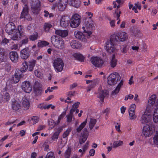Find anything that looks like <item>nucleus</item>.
<instances>
[{"instance_id": "4", "label": "nucleus", "mask_w": 158, "mask_h": 158, "mask_svg": "<svg viewBox=\"0 0 158 158\" xmlns=\"http://www.w3.org/2000/svg\"><path fill=\"white\" fill-rule=\"evenodd\" d=\"M35 63L36 61L33 60L29 61L28 62L24 61L22 64L20 69L23 73L26 72L27 69L29 71H32Z\"/></svg>"}, {"instance_id": "52", "label": "nucleus", "mask_w": 158, "mask_h": 158, "mask_svg": "<svg viewBox=\"0 0 158 158\" xmlns=\"http://www.w3.org/2000/svg\"><path fill=\"white\" fill-rule=\"evenodd\" d=\"M39 121V118L38 117L34 116L31 118L30 120L31 123L34 124L37 123Z\"/></svg>"}, {"instance_id": "40", "label": "nucleus", "mask_w": 158, "mask_h": 158, "mask_svg": "<svg viewBox=\"0 0 158 158\" xmlns=\"http://www.w3.org/2000/svg\"><path fill=\"white\" fill-rule=\"evenodd\" d=\"M153 120L155 123L158 122V108L155 110L153 114Z\"/></svg>"}, {"instance_id": "14", "label": "nucleus", "mask_w": 158, "mask_h": 158, "mask_svg": "<svg viewBox=\"0 0 158 158\" xmlns=\"http://www.w3.org/2000/svg\"><path fill=\"white\" fill-rule=\"evenodd\" d=\"M90 60L93 65L97 67H101L103 64L102 60L99 57H93Z\"/></svg>"}, {"instance_id": "49", "label": "nucleus", "mask_w": 158, "mask_h": 158, "mask_svg": "<svg viewBox=\"0 0 158 158\" xmlns=\"http://www.w3.org/2000/svg\"><path fill=\"white\" fill-rule=\"evenodd\" d=\"M72 128L71 127L68 128L63 134V137L65 138L69 135L70 132L71 131Z\"/></svg>"}, {"instance_id": "57", "label": "nucleus", "mask_w": 158, "mask_h": 158, "mask_svg": "<svg viewBox=\"0 0 158 158\" xmlns=\"http://www.w3.org/2000/svg\"><path fill=\"white\" fill-rule=\"evenodd\" d=\"M59 135L55 132L51 137L53 141L57 140L58 138Z\"/></svg>"}, {"instance_id": "16", "label": "nucleus", "mask_w": 158, "mask_h": 158, "mask_svg": "<svg viewBox=\"0 0 158 158\" xmlns=\"http://www.w3.org/2000/svg\"><path fill=\"white\" fill-rule=\"evenodd\" d=\"M111 36H115L116 37V40H115L116 41H118L119 40L122 42H123L127 40L128 39V35L124 31H123L120 32L118 35L117 36L115 35H111Z\"/></svg>"}, {"instance_id": "23", "label": "nucleus", "mask_w": 158, "mask_h": 158, "mask_svg": "<svg viewBox=\"0 0 158 158\" xmlns=\"http://www.w3.org/2000/svg\"><path fill=\"white\" fill-rule=\"evenodd\" d=\"M9 57L11 61L14 63L17 62L19 56L17 52L15 51H11L9 53Z\"/></svg>"}, {"instance_id": "50", "label": "nucleus", "mask_w": 158, "mask_h": 158, "mask_svg": "<svg viewBox=\"0 0 158 158\" xmlns=\"http://www.w3.org/2000/svg\"><path fill=\"white\" fill-rule=\"evenodd\" d=\"M48 125L49 126H51L50 127L51 128V129H52L56 125V122H55L53 119H48Z\"/></svg>"}, {"instance_id": "33", "label": "nucleus", "mask_w": 158, "mask_h": 158, "mask_svg": "<svg viewBox=\"0 0 158 158\" xmlns=\"http://www.w3.org/2000/svg\"><path fill=\"white\" fill-rule=\"evenodd\" d=\"M73 56L76 60L79 61H82L84 60L85 57L81 54L74 53L73 55Z\"/></svg>"}, {"instance_id": "56", "label": "nucleus", "mask_w": 158, "mask_h": 158, "mask_svg": "<svg viewBox=\"0 0 158 158\" xmlns=\"http://www.w3.org/2000/svg\"><path fill=\"white\" fill-rule=\"evenodd\" d=\"M136 108V105L134 104H132L130 105L129 110L128 112H135V110Z\"/></svg>"}, {"instance_id": "1", "label": "nucleus", "mask_w": 158, "mask_h": 158, "mask_svg": "<svg viewBox=\"0 0 158 158\" xmlns=\"http://www.w3.org/2000/svg\"><path fill=\"white\" fill-rule=\"evenodd\" d=\"M22 28L20 26H18L17 28L15 24L12 22H9L6 27V31L9 35H12L11 39L13 40H17L20 38Z\"/></svg>"}, {"instance_id": "31", "label": "nucleus", "mask_w": 158, "mask_h": 158, "mask_svg": "<svg viewBox=\"0 0 158 158\" xmlns=\"http://www.w3.org/2000/svg\"><path fill=\"white\" fill-rule=\"evenodd\" d=\"M74 112V110L73 109H71L69 114L66 116V121L68 123H70L72 122L73 119L74 120V118H73V114Z\"/></svg>"}, {"instance_id": "15", "label": "nucleus", "mask_w": 158, "mask_h": 158, "mask_svg": "<svg viewBox=\"0 0 158 158\" xmlns=\"http://www.w3.org/2000/svg\"><path fill=\"white\" fill-rule=\"evenodd\" d=\"M40 2L39 0L36 1L35 2H33L31 7L33 12L35 14H38L40 10Z\"/></svg>"}, {"instance_id": "61", "label": "nucleus", "mask_w": 158, "mask_h": 158, "mask_svg": "<svg viewBox=\"0 0 158 158\" xmlns=\"http://www.w3.org/2000/svg\"><path fill=\"white\" fill-rule=\"evenodd\" d=\"M4 67L6 70L7 71H9L11 69V66L9 63L5 64L4 66Z\"/></svg>"}, {"instance_id": "11", "label": "nucleus", "mask_w": 158, "mask_h": 158, "mask_svg": "<svg viewBox=\"0 0 158 158\" xmlns=\"http://www.w3.org/2000/svg\"><path fill=\"white\" fill-rule=\"evenodd\" d=\"M157 107L158 106V97L155 94L152 95L150 97L148 101V105L149 109H153V106Z\"/></svg>"}, {"instance_id": "53", "label": "nucleus", "mask_w": 158, "mask_h": 158, "mask_svg": "<svg viewBox=\"0 0 158 158\" xmlns=\"http://www.w3.org/2000/svg\"><path fill=\"white\" fill-rule=\"evenodd\" d=\"M34 91L37 95L40 94L42 92V89L41 87L36 88V85L34 86Z\"/></svg>"}, {"instance_id": "45", "label": "nucleus", "mask_w": 158, "mask_h": 158, "mask_svg": "<svg viewBox=\"0 0 158 158\" xmlns=\"http://www.w3.org/2000/svg\"><path fill=\"white\" fill-rule=\"evenodd\" d=\"M44 16L45 17L51 18L53 17L54 14L52 13H49L48 11L44 10Z\"/></svg>"}, {"instance_id": "63", "label": "nucleus", "mask_w": 158, "mask_h": 158, "mask_svg": "<svg viewBox=\"0 0 158 158\" xmlns=\"http://www.w3.org/2000/svg\"><path fill=\"white\" fill-rule=\"evenodd\" d=\"M28 42V38L27 37L25 36L21 41V43L22 45L25 44Z\"/></svg>"}, {"instance_id": "17", "label": "nucleus", "mask_w": 158, "mask_h": 158, "mask_svg": "<svg viewBox=\"0 0 158 158\" xmlns=\"http://www.w3.org/2000/svg\"><path fill=\"white\" fill-rule=\"evenodd\" d=\"M68 0H59L57 3V8L60 11H64L66 7Z\"/></svg>"}, {"instance_id": "62", "label": "nucleus", "mask_w": 158, "mask_h": 158, "mask_svg": "<svg viewBox=\"0 0 158 158\" xmlns=\"http://www.w3.org/2000/svg\"><path fill=\"white\" fill-rule=\"evenodd\" d=\"M89 142H87L83 147V152H85L88 148Z\"/></svg>"}, {"instance_id": "30", "label": "nucleus", "mask_w": 158, "mask_h": 158, "mask_svg": "<svg viewBox=\"0 0 158 158\" xmlns=\"http://www.w3.org/2000/svg\"><path fill=\"white\" fill-rule=\"evenodd\" d=\"M98 81V79L94 80L86 88V90L87 92L90 91L92 89L94 88L96 85L98 84L97 82Z\"/></svg>"}, {"instance_id": "29", "label": "nucleus", "mask_w": 158, "mask_h": 158, "mask_svg": "<svg viewBox=\"0 0 158 158\" xmlns=\"http://www.w3.org/2000/svg\"><path fill=\"white\" fill-rule=\"evenodd\" d=\"M55 33L62 37H64L68 35V32L66 30H58L56 31Z\"/></svg>"}, {"instance_id": "24", "label": "nucleus", "mask_w": 158, "mask_h": 158, "mask_svg": "<svg viewBox=\"0 0 158 158\" xmlns=\"http://www.w3.org/2000/svg\"><path fill=\"white\" fill-rule=\"evenodd\" d=\"M60 25L63 27H66L68 26L69 21L68 18L65 16H62L60 19Z\"/></svg>"}, {"instance_id": "32", "label": "nucleus", "mask_w": 158, "mask_h": 158, "mask_svg": "<svg viewBox=\"0 0 158 158\" xmlns=\"http://www.w3.org/2000/svg\"><path fill=\"white\" fill-rule=\"evenodd\" d=\"M72 151V148L70 146H68L64 153L65 158H69Z\"/></svg>"}, {"instance_id": "42", "label": "nucleus", "mask_w": 158, "mask_h": 158, "mask_svg": "<svg viewBox=\"0 0 158 158\" xmlns=\"http://www.w3.org/2000/svg\"><path fill=\"white\" fill-rule=\"evenodd\" d=\"M49 43L46 41H39L38 43V46L39 47L42 48L48 45Z\"/></svg>"}, {"instance_id": "59", "label": "nucleus", "mask_w": 158, "mask_h": 158, "mask_svg": "<svg viewBox=\"0 0 158 158\" xmlns=\"http://www.w3.org/2000/svg\"><path fill=\"white\" fill-rule=\"evenodd\" d=\"M34 73L36 76L38 77L41 78L42 77V75L40 72L38 70H35L34 71Z\"/></svg>"}, {"instance_id": "5", "label": "nucleus", "mask_w": 158, "mask_h": 158, "mask_svg": "<svg viewBox=\"0 0 158 158\" xmlns=\"http://www.w3.org/2000/svg\"><path fill=\"white\" fill-rule=\"evenodd\" d=\"M94 27V22L92 19H86L82 27L84 32L89 36L92 33L90 30Z\"/></svg>"}, {"instance_id": "20", "label": "nucleus", "mask_w": 158, "mask_h": 158, "mask_svg": "<svg viewBox=\"0 0 158 158\" xmlns=\"http://www.w3.org/2000/svg\"><path fill=\"white\" fill-rule=\"evenodd\" d=\"M89 135L88 131L87 128H85L84 129L83 133H82L80 137L79 143L80 144H82L86 140Z\"/></svg>"}, {"instance_id": "35", "label": "nucleus", "mask_w": 158, "mask_h": 158, "mask_svg": "<svg viewBox=\"0 0 158 158\" xmlns=\"http://www.w3.org/2000/svg\"><path fill=\"white\" fill-rule=\"evenodd\" d=\"M124 144L123 141L118 140L115 141L113 142V146L114 148H117L118 147L122 146Z\"/></svg>"}, {"instance_id": "36", "label": "nucleus", "mask_w": 158, "mask_h": 158, "mask_svg": "<svg viewBox=\"0 0 158 158\" xmlns=\"http://www.w3.org/2000/svg\"><path fill=\"white\" fill-rule=\"evenodd\" d=\"M87 122V119L84 121L81 124L76 128L77 131L78 132H80L83 128L85 127Z\"/></svg>"}, {"instance_id": "12", "label": "nucleus", "mask_w": 158, "mask_h": 158, "mask_svg": "<svg viewBox=\"0 0 158 158\" xmlns=\"http://www.w3.org/2000/svg\"><path fill=\"white\" fill-rule=\"evenodd\" d=\"M23 73L21 70H16L15 73L11 79V81L12 83H16L18 82L20 80V78L22 77V73Z\"/></svg>"}, {"instance_id": "7", "label": "nucleus", "mask_w": 158, "mask_h": 158, "mask_svg": "<svg viewBox=\"0 0 158 158\" xmlns=\"http://www.w3.org/2000/svg\"><path fill=\"white\" fill-rule=\"evenodd\" d=\"M151 119V110L149 109L148 106H147L146 111L140 118V122L142 124H145L150 122Z\"/></svg>"}, {"instance_id": "25", "label": "nucleus", "mask_w": 158, "mask_h": 158, "mask_svg": "<svg viewBox=\"0 0 158 158\" xmlns=\"http://www.w3.org/2000/svg\"><path fill=\"white\" fill-rule=\"evenodd\" d=\"M11 107L13 110L15 111L18 110L21 108L20 102L16 100L12 101L11 103Z\"/></svg>"}, {"instance_id": "22", "label": "nucleus", "mask_w": 158, "mask_h": 158, "mask_svg": "<svg viewBox=\"0 0 158 158\" xmlns=\"http://www.w3.org/2000/svg\"><path fill=\"white\" fill-rule=\"evenodd\" d=\"M74 35L76 38L81 41L84 42L86 41V39L85 35L81 32L78 31H76L74 32Z\"/></svg>"}, {"instance_id": "55", "label": "nucleus", "mask_w": 158, "mask_h": 158, "mask_svg": "<svg viewBox=\"0 0 158 158\" xmlns=\"http://www.w3.org/2000/svg\"><path fill=\"white\" fill-rule=\"evenodd\" d=\"M121 13V11L117 9L115 11V14H116L115 17L117 20H118L120 19L119 18L120 16V14Z\"/></svg>"}, {"instance_id": "3", "label": "nucleus", "mask_w": 158, "mask_h": 158, "mask_svg": "<svg viewBox=\"0 0 158 158\" xmlns=\"http://www.w3.org/2000/svg\"><path fill=\"white\" fill-rule=\"evenodd\" d=\"M51 41L54 46L56 48L62 49L64 47V40L57 36H52L51 38Z\"/></svg>"}, {"instance_id": "9", "label": "nucleus", "mask_w": 158, "mask_h": 158, "mask_svg": "<svg viewBox=\"0 0 158 158\" xmlns=\"http://www.w3.org/2000/svg\"><path fill=\"white\" fill-rule=\"evenodd\" d=\"M121 77L119 74L117 73H114L110 74L107 78V83L112 85L117 83V82L120 81Z\"/></svg>"}, {"instance_id": "48", "label": "nucleus", "mask_w": 158, "mask_h": 158, "mask_svg": "<svg viewBox=\"0 0 158 158\" xmlns=\"http://www.w3.org/2000/svg\"><path fill=\"white\" fill-rule=\"evenodd\" d=\"M38 36L37 33L35 32L29 36V38L30 40L34 41L37 39Z\"/></svg>"}, {"instance_id": "44", "label": "nucleus", "mask_w": 158, "mask_h": 158, "mask_svg": "<svg viewBox=\"0 0 158 158\" xmlns=\"http://www.w3.org/2000/svg\"><path fill=\"white\" fill-rule=\"evenodd\" d=\"M122 2L121 0H117L113 2L114 8H115L117 7V8H119Z\"/></svg>"}, {"instance_id": "10", "label": "nucleus", "mask_w": 158, "mask_h": 158, "mask_svg": "<svg viewBox=\"0 0 158 158\" xmlns=\"http://www.w3.org/2000/svg\"><path fill=\"white\" fill-rule=\"evenodd\" d=\"M153 126H150L149 125H146L143 128L142 133L145 137H149L154 133L155 129Z\"/></svg>"}, {"instance_id": "19", "label": "nucleus", "mask_w": 158, "mask_h": 158, "mask_svg": "<svg viewBox=\"0 0 158 158\" xmlns=\"http://www.w3.org/2000/svg\"><path fill=\"white\" fill-rule=\"evenodd\" d=\"M108 93L107 90L102 89L100 87L98 89L97 93L98 98H99L101 101H103L105 97L108 94Z\"/></svg>"}, {"instance_id": "46", "label": "nucleus", "mask_w": 158, "mask_h": 158, "mask_svg": "<svg viewBox=\"0 0 158 158\" xmlns=\"http://www.w3.org/2000/svg\"><path fill=\"white\" fill-rule=\"evenodd\" d=\"M129 118L130 120H135L137 118V116L135 115V112H128Z\"/></svg>"}, {"instance_id": "18", "label": "nucleus", "mask_w": 158, "mask_h": 158, "mask_svg": "<svg viewBox=\"0 0 158 158\" xmlns=\"http://www.w3.org/2000/svg\"><path fill=\"white\" fill-rule=\"evenodd\" d=\"M28 7L27 6L26 4L23 8V11L21 14L20 17V19L25 18L28 20H30L31 18L28 15Z\"/></svg>"}, {"instance_id": "60", "label": "nucleus", "mask_w": 158, "mask_h": 158, "mask_svg": "<svg viewBox=\"0 0 158 158\" xmlns=\"http://www.w3.org/2000/svg\"><path fill=\"white\" fill-rule=\"evenodd\" d=\"M80 104L79 102H77L73 105L71 109H73L74 110V112L75 111L76 109L78 107Z\"/></svg>"}, {"instance_id": "34", "label": "nucleus", "mask_w": 158, "mask_h": 158, "mask_svg": "<svg viewBox=\"0 0 158 158\" xmlns=\"http://www.w3.org/2000/svg\"><path fill=\"white\" fill-rule=\"evenodd\" d=\"M66 113V111H63L58 116L57 120L56 121V125H58L60 123L61 120L65 116Z\"/></svg>"}, {"instance_id": "27", "label": "nucleus", "mask_w": 158, "mask_h": 158, "mask_svg": "<svg viewBox=\"0 0 158 158\" xmlns=\"http://www.w3.org/2000/svg\"><path fill=\"white\" fill-rule=\"evenodd\" d=\"M71 47L74 49L80 48L81 45L80 43L75 40H72L70 43Z\"/></svg>"}, {"instance_id": "39", "label": "nucleus", "mask_w": 158, "mask_h": 158, "mask_svg": "<svg viewBox=\"0 0 158 158\" xmlns=\"http://www.w3.org/2000/svg\"><path fill=\"white\" fill-rule=\"evenodd\" d=\"M110 63L111 67L114 68L116 66L117 63V60L115 58L114 55H113Z\"/></svg>"}, {"instance_id": "38", "label": "nucleus", "mask_w": 158, "mask_h": 158, "mask_svg": "<svg viewBox=\"0 0 158 158\" xmlns=\"http://www.w3.org/2000/svg\"><path fill=\"white\" fill-rule=\"evenodd\" d=\"M153 143L158 145V131H156L153 137Z\"/></svg>"}, {"instance_id": "26", "label": "nucleus", "mask_w": 158, "mask_h": 158, "mask_svg": "<svg viewBox=\"0 0 158 158\" xmlns=\"http://www.w3.org/2000/svg\"><path fill=\"white\" fill-rule=\"evenodd\" d=\"M22 107L25 110H28L30 107V103L26 98H23L22 101Z\"/></svg>"}, {"instance_id": "54", "label": "nucleus", "mask_w": 158, "mask_h": 158, "mask_svg": "<svg viewBox=\"0 0 158 158\" xmlns=\"http://www.w3.org/2000/svg\"><path fill=\"white\" fill-rule=\"evenodd\" d=\"M127 47V44H125L124 45H123L121 47V52L123 53H126L128 49Z\"/></svg>"}, {"instance_id": "47", "label": "nucleus", "mask_w": 158, "mask_h": 158, "mask_svg": "<svg viewBox=\"0 0 158 158\" xmlns=\"http://www.w3.org/2000/svg\"><path fill=\"white\" fill-rule=\"evenodd\" d=\"M137 9H138L139 10H140L141 9V5L139 3L135 4V6L132 8V10L134 11L135 13H138Z\"/></svg>"}, {"instance_id": "21", "label": "nucleus", "mask_w": 158, "mask_h": 158, "mask_svg": "<svg viewBox=\"0 0 158 158\" xmlns=\"http://www.w3.org/2000/svg\"><path fill=\"white\" fill-rule=\"evenodd\" d=\"M20 57L22 59H26L30 56V52L29 48H25L20 52Z\"/></svg>"}, {"instance_id": "43", "label": "nucleus", "mask_w": 158, "mask_h": 158, "mask_svg": "<svg viewBox=\"0 0 158 158\" xmlns=\"http://www.w3.org/2000/svg\"><path fill=\"white\" fill-rule=\"evenodd\" d=\"M52 25L49 23H45L44 26V28L45 31H49L50 29L52 27Z\"/></svg>"}, {"instance_id": "28", "label": "nucleus", "mask_w": 158, "mask_h": 158, "mask_svg": "<svg viewBox=\"0 0 158 158\" xmlns=\"http://www.w3.org/2000/svg\"><path fill=\"white\" fill-rule=\"evenodd\" d=\"M69 4L74 7L78 8L81 4L80 0H69Z\"/></svg>"}, {"instance_id": "13", "label": "nucleus", "mask_w": 158, "mask_h": 158, "mask_svg": "<svg viewBox=\"0 0 158 158\" xmlns=\"http://www.w3.org/2000/svg\"><path fill=\"white\" fill-rule=\"evenodd\" d=\"M21 87L22 90L26 93H29L31 91L32 86L29 81H24L22 84Z\"/></svg>"}, {"instance_id": "58", "label": "nucleus", "mask_w": 158, "mask_h": 158, "mask_svg": "<svg viewBox=\"0 0 158 158\" xmlns=\"http://www.w3.org/2000/svg\"><path fill=\"white\" fill-rule=\"evenodd\" d=\"M44 107V109L45 110L48 109L50 108L52 109H54L55 108V106L52 104H50L48 105H45Z\"/></svg>"}, {"instance_id": "51", "label": "nucleus", "mask_w": 158, "mask_h": 158, "mask_svg": "<svg viewBox=\"0 0 158 158\" xmlns=\"http://www.w3.org/2000/svg\"><path fill=\"white\" fill-rule=\"evenodd\" d=\"M4 58V50L0 48V61H3Z\"/></svg>"}, {"instance_id": "6", "label": "nucleus", "mask_w": 158, "mask_h": 158, "mask_svg": "<svg viewBox=\"0 0 158 158\" xmlns=\"http://www.w3.org/2000/svg\"><path fill=\"white\" fill-rule=\"evenodd\" d=\"M81 21V16L78 14H74L71 17L70 26L72 28L77 27L80 25Z\"/></svg>"}, {"instance_id": "37", "label": "nucleus", "mask_w": 158, "mask_h": 158, "mask_svg": "<svg viewBox=\"0 0 158 158\" xmlns=\"http://www.w3.org/2000/svg\"><path fill=\"white\" fill-rule=\"evenodd\" d=\"M2 95L1 98H2L4 102H6L9 100L10 95L8 93L5 92L1 94Z\"/></svg>"}, {"instance_id": "41", "label": "nucleus", "mask_w": 158, "mask_h": 158, "mask_svg": "<svg viewBox=\"0 0 158 158\" xmlns=\"http://www.w3.org/2000/svg\"><path fill=\"white\" fill-rule=\"evenodd\" d=\"M97 122V120L96 119L91 118L90 119V121L89 123V127L90 130L92 129L95 124H96Z\"/></svg>"}, {"instance_id": "64", "label": "nucleus", "mask_w": 158, "mask_h": 158, "mask_svg": "<svg viewBox=\"0 0 158 158\" xmlns=\"http://www.w3.org/2000/svg\"><path fill=\"white\" fill-rule=\"evenodd\" d=\"M53 156V154L52 152H49L46 155L45 158H52Z\"/></svg>"}, {"instance_id": "8", "label": "nucleus", "mask_w": 158, "mask_h": 158, "mask_svg": "<svg viewBox=\"0 0 158 158\" xmlns=\"http://www.w3.org/2000/svg\"><path fill=\"white\" fill-rule=\"evenodd\" d=\"M53 64L54 69L56 72H61L63 70L64 64L61 59L57 58L55 59Z\"/></svg>"}, {"instance_id": "2", "label": "nucleus", "mask_w": 158, "mask_h": 158, "mask_svg": "<svg viewBox=\"0 0 158 158\" xmlns=\"http://www.w3.org/2000/svg\"><path fill=\"white\" fill-rule=\"evenodd\" d=\"M116 37L115 36H111L110 40H108L105 42L104 48L106 52L111 53L116 51L117 49L116 45L114 42L116 40Z\"/></svg>"}]
</instances>
